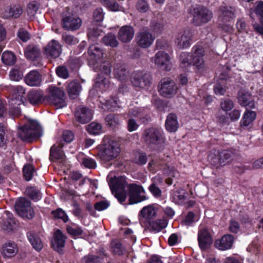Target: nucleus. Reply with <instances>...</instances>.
<instances>
[{
	"instance_id": "59",
	"label": "nucleus",
	"mask_w": 263,
	"mask_h": 263,
	"mask_svg": "<svg viewBox=\"0 0 263 263\" xmlns=\"http://www.w3.org/2000/svg\"><path fill=\"white\" fill-rule=\"evenodd\" d=\"M39 9V5L36 2L30 3L27 8L28 14L30 17L34 16Z\"/></svg>"
},
{
	"instance_id": "58",
	"label": "nucleus",
	"mask_w": 263,
	"mask_h": 263,
	"mask_svg": "<svg viewBox=\"0 0 263 263\" xmlns=\"http://www.w3.org/2000/svg\"><path fill=\"white\" fill-rule=\"evenodd\" d=\"M52 215L54 217L62 219L64 222L68 220V217L65 212L61 209H58L55 211L52 212Z\"/></svg>"
},
{
	"instance_id": "22",
	"label": "nucleus",
	"mask_w": 263,
	"mask_h": 263,
	"mask_svg": "<svg viewBox=\"0 0 263 263\" xmlns=\"http://www.w3.org/2000/svg\"><path fill=\"white\" fill-rule=\"evenodd\" d=\"M214 155H217V158H214L212 154H211L209 158L211 160L213 159V162H219L221 165H225L227 162H229L232 157V153L230 151L224 150L219 152L218 151H214Z\"/></svg>"
},
{
	"instance_id": "1",
	"label": "nucleus",
	"mask_w": 263,
	"mask_h": 263,
	"mask_svg": "<svg viewBox=\"0 0 263 263\" xmlns=\"http://www.w3.org/2000/svg\"><path fill=\"white\" fill-rule=\"evenodd\" d=\"M108 184L112 193L122 204L127 198V193L125 190L127 186L129 196L128 202L127 204L137 203L148 199L145 195V191L143 186L136 183H131L127 185L126 177L124 176L115 177L109 179Z\"/></svg>"
},
{
	"instance_id": "19",
	"label": "nucleus",
	"mask_w": 263,
	"mask_h": 263,
	"mask_svg": "<svg viewBox=\"0 0 263 263\" xmlns=\"http://www.w3.org/2000/svg\"><path fill=\"white\" fill-rule=\"evenodd\" d=\"M235 11V8L231 6H221L218 13V22H230L234 17Z\"/></svg>"
},
{
	"instance_id": "8",
	"label": "nucleus",
	"mask_w": 263,
	"mask_h": 263,
	"mask_svg": "<svg viewBox=\"0 0 263 263\" xmlns=\"http://www.w3.org/2000/svg\"><path fill=\"white\" fill-rule=\"evenodd\" d=\"M193 33L189 28L180 30L175 39V44L179 49L190 47L192 43Z\"/></svg>"
},
{
	"instance_id": "56",
	"label": "nucleus",
	"mask_w": 263,
	"mask_h": 263,
	"mask_svg": "<svg viewBox=\"0 0 263 263\" xmlns=\"http://www.w3.org/2000/svg\"><path fill=\"white\" fill-rule=\"evenodd\" d=\"M127 116L130 118H138L142 119L143 116L142 109L138 107L133 108L130 109Z\"/></svg>"
},
{
	"instance_id": "2",
	"label": "nucleus",
	"mask_w": 263,
	"mask_h": 263,
	"mask_svg": "<svg viewBox=\"0 0 263 263\" xmlns=\"http://www.w3.org/2000/svg\"><path fill=\"white\" fill-rule=\"evenodd\" d=\"M204 56V49L201 46L195 45L192 48L191 53L187 52L180 53L179 56L180 66L185 70L193 65L197 69L202 70L205 67Z\"/></svg>"
},
{
	"instance_id": "26",
	"label": "nucleus",
	"mask_w": 263,
	"mask_h": 263,
	"mask_svg": "<svg viewBox=\"0 0 263 263\" xmlns=\"http://www.w3.org/2000/svg\"><path fill=\"white\" fill-rule=\"evenodd\" d=\"M65 236L59 230L56 231L53 239L51 241L53 248L57 252L61 253L65 246Z\"/></svg>"
},
{
	"instance_id": "32",
	"label": "nucleus",
	"mask_w": 263,
	"mask_h": 263,
	"mask_svg": "<svg viewBox=\"0 0 263 263\" xmlns=\"http://www.w3.org/2000/svg\"><path fill=\"white\" fill-rule=\"evenodd\" d=\"M81 90L82 87L80 83L77 81L70 82L67 87V92L69 97L71 99L77 98Z\"/></svg>"
},
{
	"instance_id": "10",
	"label": "nucleus",
	"mask_w": 263,
	"mask_h": 263,
	"mask_svg": "<svg viewBox=\"0 0 263 263\" xmlns=\"http://www.w3.org/2000/svg\"><path fill=\"white\" fill-rule=\"evenodd\" d=\"M130 81L135 87L144 89L150 86L151 78L144 71H135L132 73Z\"/></svg>"
},
{
	"instance_id": "21",
	"label": "nucleus",
	"mask_w": 263,
	"mask_h": 263,
	"mask_svg": "<svg viewBox=\"0 0 263 263\" xmlns=\"http://www.w3.org/2000/svg\"><path fill=\"white\" fill-rule=\"evenodd\" d=\"M238 102L241 106L253 108L255 107V103L252 99L251 94L245 90H240L238 96Z\"/></svg>"
},
{
	"instance_id": "23",
	"label": "nucleus",
	"mask_w": 263,
	"mask_h": 263,
	"mask_svg": "<svg viewBox=\"0 0 263 263\" xmlns=\"http://www.w3.org/2000/svg\"><path fill=\"white\" fill-rule=\"evenodd\" d=\"M234 241V237L231 235H225L215 241V247L219 250H226L230 249Z\"/></svg>"
},
{
	"instance_id": "43",
	"label": "nucleus",
	"mask_w": 263,
	"mask_h": 263,
	"mask_svg": "<svg viewBox=\"0 0 263 263\" xmlns=\"http://www.w3.org/2000/svg\"><path fill=\"white\" fill-rule=\"evenodd\" d=\"M105 121L107 125L112 128L117 127L121 123L119 116L113 114H110L107 116Z\"/></svg>"
},
{
	"instance_id": "30",
	"label": "nucleus",
	"mask_w": 263,
	"mask_h": 263,
	"mask_svg": "<svg viewBox=\"0 0 263 263\" xmlns=\"http://www.w3.org/2000/svg\"><path fill=\"white\" fill-rule=\"evenodd\" d=\"M165 125L168 132H175L179 126L176 115L173 113L168 114L165 121Z\"/></svg>"
},
{
	"instance_id": "46",
	"label": "nucleus",
	"mask_w": 263,
	"mask_h": 263,
	"mask_svg": "<svg viewBox=\"0 0 263 263\" xmlns=\"http://www.w3.org/2000/svg\"><path fill=\"white\" fill-rule=\"evenodd\" d=\"M101 4L109 10L112 11H121L122 7L114 1L110 0H101Z\"/></svg>"
},
{
	"instance_id": "33",
	"label": "nucleus",
	"mask_w": 263,
	"mask_h": 263,
	"mask_svg": "<svg viewBox=\"0 0 263 263\" xmlns=\"http://www.w3.org/2000/svg\"><path fill=\"white\" fill-rule=\"evenodd\" d=\"M63 144L59 143L58 145L54 144L50 148V159L51 161H54L58 159H63L64 157V153L62 150Z\"/></svg>"
},
{
	"instance_id": "42",
	"label": "nucleus",
	"mask_w": 263,
	"mask_h": 263,
	"mask_svg": "<svg viewBox=\"0 0 263 263\" xmlns=\"http://www.w3.org/2000/svg\"><path fill=\"white\" fill-rule=\"evenodd\" d=\"M102 41L105 45L111 47H117L119 45L116 36L111 33H108L105 35L102 39Z\"/></svg>"
},
{
	"instance_id": "44",
	"label": "nucleus",
	"mask_w": 263,
	"mask_h": 263,
	"mask_svg": "<svg viewBox=\"0 0 263 263\" xmlns=\"http://www.w3.org/2000/svg\"><path fill=\"white\" fill-rule=\"evenodd\" d=\"M26 194L29 196L32 200L37 201L42 198L40 191L33 187H28L25 191Z\"/></svg>"
},
{
	"instance_id": "11",
	"label": "nucleus",
	"mask_w": 263,
	"mask_h": 263,
	"mask_svg": "<svg viewBox=\"0 0 263 263\" xmlns=\"http://www.w3.org/2000/svg\"><path fill=\"white\" fill-rule=\"evenodd\" d=\"M171 60V58L170 55L164 51H158L151 58V62L157 67L165 71H170L172 68Z\"/></svg>"
},
{
	"instance_id": "40",
	"label": "nucleus",
	"mask_w": 263,
	"mask_h": 263,
	"mask_svg": "<svg viewBox=\"0 0 263 263\" xmlns=\"http://www.w3.org/2000/svg\"><path fill=\"white\" fill-rule=\"evenodd\" d=\"M167 224V220L164 219L149 222V229L155 232H158L165 228Z\"/></svg>"
},
{
	"instance_id": "4",
	"label": "nucleus",
	"mask_w": 263,
	"mask_h": 263,
	"mask_svg": "<svg viewBox=\"0 0 263 263\" xmlns=\"http://www.w3.org/2000/svg\"><path fill=\"white\" fill-rule=\"evenodd\" d=\"M41 128L36 121L29 120L27 124L18 128L17 135L23 141H30L40 136Z\"/></svg>"
},
{
	"instance_id": "47",
	"label": "nucleus",
	"mask_w": 263,
	"mask_h": 263,
	"mask_svg": "<svg viewBox=\"0 0 263 263\" xmlns=\"http://www.w3.org/2000/svg\"><path fill=\"white\" fill-rule=\"evenodd\" d=\"M87 130L91 135H99L102 132V125L97 122H92L87 126Z\"/></svg>"
},
{
	"instance_id": "20",
	"label": "nucleus",
	"mask_w": 263,
	"mask_h": 263,
	"mask_svg": "<svg viewBox=\"0 0 263 263\" xmlns=\"http://www.w3.org/2000/svg\"><path fill=\"white\" fill-rule=\"evenodd\" d=\"M135 34V30L131 26H122L119 30L118 37L119 40L125 43L129 42Z\"/></svg>"
},
{
	"instance_id": "35",
	"label": "nucleus",
	"mask_w": 263,
	"mask_h": 263,
	"mask_svg": "<svg viewBox=\"0 0 263 263\" xmlns=\"http://www.w3.org/2000/svg\"><path fill=\"white\" fill-rule=\"evenodd\" d=\"M27 98L31 104L35 105L42 102L43 95L42 92L34 90L28 92Z\"/></svg>"
},
{
	"instance_id": "41",
	"label": "nucleus",
	"mask_w": 263,
	"mask_h": 263,
	"mask_svg": "<svg viewBox=\"0 0 263 263\" xmlns=\"http://www.w3.org/2000/svg\"><path fill=\"white\" fill-rule=\"evenodd\" d=\"M40 50L34 45H29L25 51V57L29 60H33L39 57Z\"/></svg>"
},
{
	"instance_id": "38",
	"label": "nucleus",
	"mask_w": 263,
	"mask_h": 263,
	"mask_svg": "<svg viewBox=\"0 0 263 263\" xmlns=\"http://www.w3.org/2000/svg\"><path fill=\"white\" fill-rule=\"evenodd\" d=\"M171 199L176 204H183L186 200L184 191L180 189L173 192L171 195Z\"/></svg>"
},
{
	"instance_id": "54",
	"label": "nucleus",
	"mask_w": 263,
	"mask_h": 263,
	"mask_svg": "<svg viewBox=\"0 0 263 263\" xmlns=\"http://www.w3.org/2000/svg\"><path fill=\"white\" fill-rule=\"evenodd\" d=\"M9 76L11 80L18 81L23 78V72L18 68H14L10 71Z\"/></svg>"
},
{
	"instance_id": "45",
	"label": "nucleus",
	"mask_w": 263,
	"mask_h": 263,
	"mask_svg": "<svg viewBox=\"0 0 263 263\" xmlns=\"http://www.w3.org/2000/svg\"><path fill=\"white\" fill-rule=\"evenodd\" d=\"M253 12L255 13L260 22H263V1L255 3L254 8L251 10V13Z\"/></svg>"
},
{
	"instance_id": "27",
	"label": "nucleus",
	"mask_w": 263,
	"mask_h": 263,
	"mask_svg": "<svg viewBox=\"0 0 263 263\" xmlns=\"http://www.w3.org/2000/svg\"><path fill=\"white\" fill-rule=\"evenodd\" d=\"M18 251L17 245L10 241L5 243L2 249V254L5 258H10L15 256Z\"/></svg>"
},
{
	"instance_id": "28",
	"label": "nucleus",
	"mask_w": 263,
	"mask_h": 263,
	"mask_svg": "<svg viewBox=\"0 0 263 263\" xmlns=\"http://www.w3.org/2000/svg\"><path fill=\"white\" fill-rule=\"evenodd\" d=\"M91 60L95 62L101 60L104 57V52L100 46L98 44L91 45L88 50Z\"/></svg>"
},
{
	"instance_id": "14",
	"label": "nucleus",
	"mask_w": 263,
	"mask_h": 263,
	"mask_svg": "<svg viewBox=\"0 0 263 263\" xmlns=\"http://www.w3.org/2000/svg\"><path fill=\"white\" fill-rule=\"evenodd\" d=\"M160 93L165 97H170L176 93L177 87L174 81L170 78H164L161 81Z\"/></svg>"
},
{
	"instance_id": "15",
	"label": "nucleus",
	"mask_w": 263,
	"mask_h": 263,
	"mask_svg": "<svg viewBox=\"0 0 263 263\" xmlns=\"http://www.w3.org/2000/svg\"><path fill=\"white\" fill-rule=\"evenodd\" d=\"M74 117L76 121L81 124L89 122L92 117V111L84 106H78L75 111Z\"/></svg>"
},
{
	"instance_id": "37",
	"label": "nucleus",
	"mask_w": 263,
	"mask_h": 263,
	"mask_svg": "<svg viewBox=\"0 0 263 263\" xmlns=\"http://www.w3.org/2000/svg\"><path fill=\"white\" fill-rule=\"evenodd\" d=\"M28 240L33 248L37 251H40L43 247V243L40 238L36 234L33 233H29L27 235Z\"/></svg>"
},
{
	"instance_id": "63",
	"label": "nucleus",
	"mask_w": 263,
	"mask_h": 263,
	"mask_svg": "<svg viewBox=\"0 0 263 263\" xmlns=\"http://www.w3.org/2000/svg\"><path fill=\"white\" fill-rule=\"evenodd\" d=\"M57 75L63 79H67L69 77V72L67 68L64 66H59L56 69Z\"/></svg>"
},
{
	"instance_id": "34",
	"label": "nucleus",
	"mask_w": 263,
	"mask_h": 263,
	"mask_svg": "<svg viewBox=\"0 0 263 263\" xmlns=\"http://www.w3.org/2000/svg\"><path fill=\"white\" fill-rule=\"evenodd\" d=\"M140 214L145 219L150 220L156 216L157 209L153 205H149L143 208Z\"/></svg>"
},
{
	"instance_id": "25",
	"label": "nucleus",
	"mask_w": 263,
	"mask_h": 263,
	"mask_svg": "<svg viewBox=\"0 0 263 263\" xmlns=\"http://www.w3.org/2000/svg\"><path fill=\"white\" fill-rule=\"evenodd\" d=\"M25 83L30 86H39L41 84V76L37 70H31L24 78Z\"/></svg>"
},
{
	"instance_id": "52",
	"label": "nucleus",
	"mask_w": 263,
	"mask_h": 263,
	"mask_svg": "<svg viewBox=\"0 0 263 263\" xmlns=\"http://www.w3.org/2000/svg\"><path fill=\"white\" fill-rule=\"evenodd\" d=\"M34 172V168L32 165L26 164L24 165L23 174L25 180L27 181L30 180L32 178Z\"/></svg>"
},
{
	"instance_id": "24",
	"label": "nucleus",
	"mask_w": 263,
	"mask_h": 263,
	"mask_svg": "<svg viewBox=\"0 0 263 263\" xmlns=\"http://www.w3.org/2000/svg\"><path fill=\"white\" fill-rule=\"evenodd\" d=\"M23 13V9L20 5H11L6 7L2 13L5 18H18Z\"/></svg>"
},
{
	"instance_id": "5",
	"label": "nucleus",
	"mask_w": 263,
	"mask_h": 263,
	"mask_svg": "<svg viewBox=\"0 0 263 263\" xmlns=\"http://www.w3.org/2000/svg\"><path fill=\"white\" fill-rule=\"evenodd\" d=\"M98 156L104 161H111L118 157L121 149L118 142L109 141L108 143L98 147Z\"/></svg>"
},
{
	"instance_id": "16",
	"label": "nucleus",
	"mask_w": 263,
	"mask_h": 263,
	"mask_svg": "<svg viewBox=\"0 0 263 263\" xmlns=\"http://www.w3.org/2000/svg\"><path fill=\"white\" fill-rule=\"evenodd\" d=\"M12 96L9 101L10 105H20L24 102L25 90L21 86L12 87Z\"/></svg>"
},
{
	"instance_id": "12",
	"label": "nucleus",
	"mask_w": 263,
	"mask_h": 263,
	"mask_svg": "<svg viewBox=\"0 0 263 263\" xmlns=\"http://www.w3.org/2000/svg\"><path fill=\"white\" fill-rule=\"evenodd\" d=\"M61 25L62 27L68 31L78 29L82 25L81 20L73 14H63Z\"/></svg>"
},
{
	"instance_id": "64",
	"label": "nucleus",
	"mask_w": 263,
	"mask_h": 263,
	"mask_svg": "<svg viewBox=\"0 0 263 263\" xmlns=\"http://www.w3.org/2000/svg\"><path fill=\"white\" fill-rule=\"evenodd\" d=\"M95 82L96 86L100 87L101 88L103 87H108V81L103 77L100 76V74L98 75V77L95 80Z\"/></svg>"
},
{
	"instance_id": "62",
	"label": "nucleus",
	"mask_w": 263,
	"mask_h": 263,
	"mask_svg": "<svg viewBox=\"0 0 263 263\" xmlns=\"http://www.w3.org/2000/svg\"><path fill=\"white\" fill-rule=\"evenodd\" d=\"M148 190L156 198H160L161 196V190L155 184V183H152L149 186Z\"/></svg>"
},
{
	"instance_id": "57",
	"label": "nucleus",
	"mask_w": 263,
	"mask_h": 263,
	"mask_svg": "<svg viewBox=\"0 0 263 263\" xmlns=\"http://www.w3.org/2000/svg\"><path fill=\"white\" fill-rule=\"evenodd\" d=\"M99 70L102 73L108 76L111 72V64L108 61L102 63L99 67Z\"/></svg>"
},
{
	"instance_id": "60",
	"label": "nucleus",
	"mask_w": 263,
	"mask_h": 263,
	"mask_svg": "<svg viewBox=\"0 0 263 263\" xmlns=\"http://www.w3.org/2000/svg\"><path fill=\"white\" fill-rule=\"evenodd\" d=\"M220 106L223 110L227 111L230 110L233 108L234 103L231 100L229 99H226L221 101Z\"/></svg>"
},
{
	"instance_id": "7",
	"label": "nucleus",
	"mask_w": 263,
	"mask_h": 263,
	"mask_svg": "<svg viewBox=\"0 0 263 263\" xmlns=\"http://www.w3.org/2000/svg\"><path fill=\"white\" fill-rule=\"evenodd\" d=\"M49 94L47 97L48 102L55 106L57 109L62 108L66 105L65 93L60 88L54 86L49 87Z\"/></svg>"
},
{
	"instance_id": "13",
	"label": "nucleus",
	"mask_w": 263,
	"mask_h": 263,
	"mask_svg": "<svg viewBox=\"0 0 263 263\" xmlns=\"http://www.w3.org/2000/svg\"><path fill=\"white\" fill-rule=\"evenodd\" d=\"M155 39V36L148 30L143 29L137 34L135 41L140 47L147 48L153 44Z\"/></svg>"
},
{
	"instance_id": "29",
	"label": "nucleus",
	"mask_w": 263,
	"mask_h": 263,
	"mask_svg": "<svg viewBox=\"0 0 263 263\" xmlns=\"http://www.w3.org/2000/svg\"><path fill=\"white\" fill-rule=\"evenodd\" d=\"M113 73L115 77L121 82H126L127 80L128 72L123 64H116L115 65Z\"/></svg>"
},
{
	"instance_id": "49",
	"label": "nucleus",
	"mask_w": 263,
	"mask_h": 263,
	"mask_svg": "<svg viewBox=\"0 0 263 263\" xmlns=\"http://www.w3.org/2000/svg\"><path fill=\"white\" fill-rule=\"evenodd\" d=\"M110 249L112 253L118 255L123 254L124 249L120 242L118 240H113L110 243Z\"/></svg>"
},
{
	"instance_id": "9",
	"label": "nucleus",
	"mask_w": 263,
	"mask_h": 263,
	"mask_svg": "<svg viewBox=\"0 0 263 263\" xmlns=\"http://www.w3.org/2000/svg\"><path fill=\"white\" fill-rule=\"evenodd\" d=\"M15 209L17 214L23 218L32 219L34 215L30 201L25 198H20L15 202Z\"/></svg>"
},
{
	"instance_id": "51",
	"label": "nucleus",
	"mask_w": 263,
	"mask_h": 263,
	"mask_svg": "<svg viewBox=\"0 0 263 263\" xmlns=\"http://www.w3.org/2000/svg\"><path fill=\"white\" fill-rule=\"evenodd\" d=\"M66 229L68 234L73 237L78 236L83 234L82 228L76 225L67 226Z\"/></svg>"
},
{
	"instance_id": "31",
	"label": "nucleus",
	"mask_w": 263,
	"mask_h": 263,
	"mask_svg": "<svg viewBox=\"0 0 263 263\" xmlns=\"http://www.w3.org/2000/svg\"><path fill=\"white\" fill-rule=\"evenodd\" d=\"M100 103L102 104V107L104 109H108L114 111L117 108L121 107V102L118 98H111L110 100H101Z\"/></svg>"
},
{
	"instance_id": "50",
	"label": "nucleus",
	"mask_w": 263,
	"mask_h": 263,
	"mask_svg": "<svg viewBox=\"0 0 263 263\" xmlns=\"http://www.w3.org/2000/svg\"><path fill=\"white\" fill-rule=\"evenodd\" d=\"M136 9L141 13H146L150 9V6L146 0H138L136 4Z\"/></svg>"
},
{
	"instance_id": "53",
	"label": "nucleus",
	"mask_w": 263,
	"mask_h": 263,
	"mask_svg": "<svg viewBox=\"0 0 263 263\" xmlns=\"http://www.w3.org/2000/svg\"><path fill=\"white\" fill-rule=\"evenodd\" d=\"M147 161V156L145 153H139L135 155L133 161L140 165L145 164Z\"/></svg>"
},
{
	"instance_id": "18",
	"label": "nucleus",
	"mask_w": 263,
	"mask_h": 263,
	"mask_svg": "<svg viewBox=\"0 0 263 263\" xmlns=\"http://www.w3.org/2000/svg\"><path fill=\"white\" fill-rule=\"evenodd\" d=\"M199 246L202 250H205L212 243L213 240L207 229L200 228L198 232Z\"/></svg>"
},
{
	"instance_id": "36",
	"label": "nucleus",
	"mask_w": 263,
	"mask_h": 263,
	"mask_svg": "<svg viewBox=\"0 0 263 263\" xmlns=\"http://www.w3.org/2000/svg\"><path fill=\"white\" fill-rule=\"evenodd\" d=\"M256 114L255 111L247 110L242 117L240 121L241 126H248L255 119Z\"/></svg>"
},
{
	"instance_id": "61",
	"label": "nucleus",
	"mask_w": 263,
	"mask_h": 263,
	"mask_svg": "<svg viewBox=\"0 0 263 263\" xmlns=\"http://www.w3.org/2000/svg\"><path fill=\"white\" fill-rule=\"evenodd\" d=\"M83 261L85 263H101L100 257L91 254H88L84 256Z\"/></svg>"
},
{
	"instance_id": "3",
	"label": "nucleus",
	"mask_w": 263,
	"mask_h": 263,
	"mask_svg": "<svg viewBox=\"0 0 263 263\" xmlns=\"http://www.w3.org/2000/svg\"><path fill=\"white\" fill-rule=\"evenodd\" d=\"M143 138L148 147L153 150H159L163 146L165 142L162 132L155 128L146 130Z\"/></svg>"
},
{
	"instance_id": "6",
	"label": "nucleus",
	"mask_w": 263,
	"mask_h": 263,
	"mask_svg": "<svg viewBox=\"0 0 263 263\" xmlns=\"http://www.w3.org/2000/svg\"><path fill=\"white\" fill-rule=\"evenodd\" d=\"M213 17L211 11L203 6H198L194 8L192 23L197 26H201L210 22Z\"/></svg>"
},
{
	"instance_id": "17",
	"label": "nucleus",
	"mask_w": 263,
	"mask_h": 263,
	"mask_svg": "<svg viewBox=\"0 0 263 263\" xmlns=\"http://www.w3.org/2000/svg\"><path fill=\"white\" fill-rule=\"evenodd\" d=\"M62 52L60 43L55 40H51L44 48V53L48 57L57 58Z\"/></svg>"
},
{
	"instance_id": "39",
	"label": "nucleus",
	"mask_w": 263,
	"mask_h": 263,
	"mask_svg": "<svg viewBox=\"0 0 263 263\" xmlns=\"http://www.w3.org/2000/svg\"><path fill=\"white\" fill-rule=\"evenodd\" d=\"M163 173L168 177L165 180L168 185H171L173 183V178H177L179 176V172L173 167L167 166L164 168Z\"/></svg>"
},
{
	"instance_id": "48",
	"label": "nucleus",
	"mask_w": 263,
	"mask_h": 263,
	"mask_svg": "<svg viewBox=\"0 0 263 263\" xmlns=\"http://www.w3.org/2000/svg\"><path fill=\"white\" fill-rule=\"evenodd\" d=\"M2 60L6 65H13L15 62L16 57L12 52L6 51L2 54Z\"/></svg>"
},
{
	"instance_id": "55",
	"label": "nucleus",
	"mask_w": 263,
	"mask_h": 263,
	"mask_svg": "<svg viewBox=\"0 0 263 263\" xmlns=\"http://www.w3.org/2000/svg\"><path fill=\"white\" fill-rule=\"evenodd\" d=\"M62 38L63 41L69 46L76 45L79 42V40L77 37L66 33L63 34Z\"/></svg>"
}]
</instances>
